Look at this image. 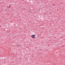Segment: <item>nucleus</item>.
Segmentation results:
<instances>
[{
    "mask_svg": "<svg viewBox=\"0 0 65 65\" xmlns=\"http://www.w3.org/2000/svg\"><path fill=\"white\" fill-rule=\"evenodd\" d=\"M4 60H5V59H4Z\"/></svg>",
    "mask_w": 65,
    "mask_h": 65,
    "instance_id": "nucleus-7",
    "label": "nucleus"
},
{
    "mask_svg": "<svg viewBox=\"0 0 65 65\" xmlns=\"http://www.w3.org/2000/svg\"><path fill=\"white\" fill-rule=\"evenodd\" d=\"M27 43H28V42H27Z\"/></svg>",
    "mask_w": 65,
    "mask_h": 65,
    "instance_id": "nucleus-6",
    "label": "nucleus"
},
{
    "mask_svg": "<svg viewBox=\"0 0 65 65\" xmlns=\"http://www.w3.org/2000/svg\"><path fill=\"white\" fill-rule=\"evenodd\" d=\"M48 5H47V6H46V7H47V8L48 7Z\"/></svg>",
    "mask_w": 65,
    "mask_h": 65,
    "instance_id": "nucleus-3",
    "label": "nucleus"
},
{
    "mask_svg": "<svg viewBox=\"0 0 65 65\" xmlns=\"http://www.w3.org/2000/svg\"><path fill=\"white\" fill-rule=\"evenodd\" d=\"M4 63H5V62H4Z\"/></svg>",
    "mask_w": 65,
    "mask_h": 65,
    "instance_id": "nucleus-8",
    "label": "nucleus"
},
{
    "mask_svg": "<svg viewBox=\"0 0 65 65\" xmlns=\"http://www.w3.org/2000/svg\"><path fill=\"white\" fill-rule=\"evenodd\" d=\"M31 37L33 38H35L36 37H35V35H32L31 36Z\"/></svg>",
    "mask_w": 65,
    "mask_h": 65,
    "instance_id": "nucleus-1",
    "label": "nucleus"
},
{
    "mask_svg": "<svg viewBox=\"0 0 65 65\" xmlns=\"http://www.w3.org/2000/svg\"><path fill=\"white\" fill-rule=\"evenodd\" d=\"M7 10H8V11H9V9H8Z\"/></svg>",
    "mask_w": 65,
    "mask_h": 65,
    "instance_id": "nucleus-2",
    "label": "nucleus"
},
{
    "mask_svg": "<svg viewBox=\"0 0 65 65\" xmlns=\"http://www.w3.org/2000/svg\"><path fill=\"white\" fill-rule=\"evenodd\" d=\"M18 45V46H19V44H18V45Z\"/></svg>",
    "mask_w": 65,
    "mask_h": 65,
    "instance_id": "nucleus-5",
    "label": "nucleus"
},
{
    "mask_svg": "<svg viewBox=\"0 0 65 65\" xmlns=\"http://www.w3.org/2000/svg\"><path fill=\"white\" fill-rule=\"evenodd\" d=\"M10 8V7H8V8Z\"/></svg>",
    "mask_w": 65,
    "mask_h": 65,
    "instance_id": "nucleus-4",
    "label": "nucleus"
},
{
    "mask_svg": "<svg viewBox=\"0 0 65 65\" xmlns=\"http://www.w3.org/2000/svg\"><path fill=\"white\" fill-rule=\"evenodd\" d=\"M9 12H10V11H9Z\"/></svg>",
    "mask_w": 65,
    "mask_h": 65,
    "instance_id": "nucleus-9",
    "label": "nucleus"
}]
</instances>
